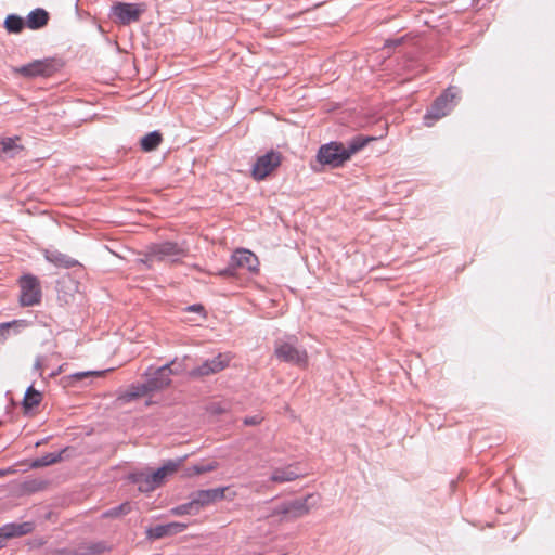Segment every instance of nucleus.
I'll use <instances>...</instances> for the list:
<instances>
[{
    "instance_id": "22",
    "label": "nucleus",
    "mask_w": 555,
    "mask_h": 555,
    "mask_svg": "<svg viewBox=\"0 0 555 555\" xmlns=\"http://www.w3.org/2000/svg\"><path fill=\"white\" fill-rule=\"evenodd\" d=\"M18 138H4L0 140V157L13 158L22 150L16 141Z\"/></svg>"
},
{
    "instance_id": "6",
    "label": "nucleus",
    "mask_w": 555,
    "mask_h": 555,
    "mask_svg": "<svg viewBox=\"0 0 555 555\" xmlns=\"http://www.w3.org/2000/svg\"><path fill=\"white\" fill-rule=\"evenodd\" d=\"M144 12L143 3L116 2L111 8L112 16L121 25L138 22Z\"/></svg>"
},
{
    "instance_id": "25",
    "label": "nucleus",
    "mask_w": 555,
    "mask_h": 555,
    "mask_svg": "<svg viewBox=\"0 0 555 555\" xmlns=\"http://www.w3.org/2000/svg\"><path fill=\"white\" fill-rule=\"evenodd\" d=\"M107 551L105 542H90L81 544L78 548L77 555H99Z\"/></svg>"
},
{
    "instance_id": "4",
    "label": "nucleus",
    "mask_w": 555,
    "mask_h": 555,
    "mask_svg": "<svg viewBox=\"0 0 555 555\" xmlns=\"http://www.w3.org/2000/svg\"><path fill=\"white\" fill-rule=\"evenodd\" d=\"M237 269H246L251 273L259 270L257 256L248 249H237L231 256L228 267L220 271L221 276H235Z\"/></svg>"
},
{
    "instance_id": "13",
    "label": "nucleus",
    "mask_w": 555,
    "mask_h": 555,
    "mask_svg": "<svg viewBox=\"0 0 555 555\" xmlns=\"http://www.w3.org/2000/svg\"><path fill=\"white\" fill-rule=\"evenodd\" d=\"M173 371L171 369V363L164 364L163 366L156 369L153 373H150V370L145 373L147 377V383L150 384L153 391H157L167 387L171 379Z\"/></svg>"
},
{
    "instance_id": "28",
    "label": "nucleus",
    "mask_w": 555,
    "mask_h": 555,
    "mask_svg": "<svg viewBox=\"0 0 555 555\" xmlns=\"http://www.w3.org/2000/svg\"><path fill=\"white\" fill-rule=\"evenodd\" d=\"M26 324L25 320L0 323V340H5L9 337L10 330H14L15 333H18L20 328L25 327Z\"/></svg>"
},
{
    "instance_id": "17",
    "label": "nucleus",
    "mask_w": 555,
    "mask_h": 555,
    "mask_svg": "<svg viewBox=\"0 0 555 555\" xmlns=\"http://www.w3.org/2000/svg\"><path fill=\"white\" fill-rule=\"evenodd\" d=\"M43 256L47 261L53 263L56 267L70 269L76 266H79L78 260L69 257L66 254H63L54 248H48L43 250Z\"/></svg>"
},
{
    "instance_id": "18",
    "label": "nucleus",
    "mask_w": 555,
    "mask_h": 555,
    "mask_svg": "<svg viewBox=\"0 0 555 555\" xmlns=\"http://www.w3.org/2000/svg\"><path fill=\"white\" fill-rule=\"evenodd\" d=\"M185 456L179 457L177 460H169L163 466L157 468L155 472H151L152 481H155L158 487H160L165 479L176 473L179 466L183 463Z\"/></svg>"
},
{
    "instance_id": "10",
    "label": "nucleus",
    "mask_w": 555,
    "mask_h": 555,
    "mask_svg": "<svg viewBox=\"0 0 555 555\" xmlns=\"http://www.w3.org/2000/svg\"><path fill=\"white\" fill-rule=\"evenodd\" d=\"M229 363L230 357L225 353H219L212 359H207L202 364L192 369L189 375L193 378H199L217 374L228 367Z\"/></svg>"
},
{
    "instance_id": "37",
    "label": "nucleus",
    "mask_w": 555,
    "mask_h": 555,
    "mask_svg": "<svg viewBox=\"0 0 555 555\" xmlns=\"http://www.w3.org/2000/svg\"><path fill=\"white\" fill-rule=\"evenodd\" d=\"M14 473V469L9 467V468H4V469H0V477H3V476H7L9 474H12Z\"/></svg>"
},
{
    "instance_id": "16",
    "label": "nucleus",
    "mask_w": 555,
    "mask_h": 555,
    "mask_svg": "<svg viewBox=\"0 0 555 555\" xmlns=\"http://www.w3.org/2000/svg\"><path fill=\"white\" fill-rule=\"evenodd\" d=\"M305 474L295 464H289L284 467H276L272 470L270 480L275 483H284L302 477Z\"/></svg>"
},
{
    "instance_id": "12",
    "label": "nucleus",
    "mask_w": 555,
    "mask_h": 555,
    "mask_svg": "<svg viewBox=\"0 0 555 555\" xmlns=\"http://www.w3.org/2000/svg\"><path fill=\"white\" fill-rule=\"evenodd\" d=\"M317 504V500L313 494H308L302 499H296L291 502L282 504L276 513L283 515H289L293 518H298L309 513L312 505Z\"/></svg>"
},
{
    "instance_id": "19",
    "label": "nucleus",
    "mask_w": 555,
    "mask_h": 555,
    "mask_svg": "<svg viewBox=\"0 0 555 555\" xmlns=\"http://www.w3.org/2000/svg\"><path fill=\"white\" fill-rule=\"evenodd\" d=\"M129 480L138 486V490L143 493H149L158 488L155 481H152V475L149 470L135 472L129 475Z\"/></svg>"
},
{
    "instance_id": "8",
    "label": "nucleus",
    "mask_w": 555,
    "mask_h": 555,
    "mask_svg": "<svg viewBox=\"0 0 555 555\" xmlns=\"http://www.w3.org/2000/svg\"><path fill=\"white\" fill-rule=\"evenodd\" d=\"M282 156L276 151H269L257 158L253 166L251 176L255 180L266 179L274 169L281 165Z\"/></svg>"
},
{
    "instance_id": "34",
    "label": "nucleus",
    "mask_w": 555,
    "mask_h": 555,
    "mask_svg": "<svg viewBox=\"0 0 555 555\" xmlns=\"http://www.w3.org/2000/svg\"><path fill=\"white\" fill-rule=\"evenodd\" d=\"M185 310L189 312H199V313H204V311H205L204 307L201 304H194V305L188 306L185 308Z\"/></svg>"
},
{
    "instance_id": "21",
    "label": "nucleus",
    "mask_w": 555,
    "mask_h": 555,
    "mask_svg": "<svg viewBox=\"0 0 555 555\" xmlns=\"http://www.w3.org/2000/svg\"><path fill=\"white\" fill-rule=\"evenodd\" d=\"M149 392H153L150 384L147 380L142 384H132L121 396L120 399H122L126 402H130L134 399H138L140 397H143L147 395Z\"/></svg>"
},
{
    "instance_id": "35",
    "label": "nucleus",
    "mask_w": 555,
    "mask_h": 555,
    "mask_svg": "<svg viewBox=\"0 0 555 555\" xmlns=\"http://www.w3.org/2000/svg\"><path fill=\"white\" fill-rule=\"evenodd\" d=\"M93 374H98V372H92V371H87V372H78V373H75L73 374L72 376L77 379V380H81L82 378L89 376V375H93Z\"/></svg>"
},
{
    "instance_id": "7",
    "label": "nucleus",
    "mask_w": 555,
    "mask_h": 555,
    "mask_svg": "<svg viewBox=\"0 0 555 555\" xmlns=\"http://www.w3.org/2000/svg\"><path fill=\"white\" fill-rule=\"evenodd\" d=\"M20 302L22 306L30 307L40 302L41 287L37 276L33 274H24L20 279Z\"/></svg>"
},
{
    "instance_id": "2",
    "label": "nucleus",
    "mask_w": 555,
    "mask_h": 555,
    "mask_svg": "<svg viewBox=\"0 0 555 555\" xmlns=\"http://www.w3.org/2000/svg\"><path fill=\"white\" fill-rule=\"evenodd\" d=\"M188 255V247L177 242L164 241L151 244L145 253V258L140 261L147 267L154 261H169L171 263L179 262Z\"/></svg>"
},
{
    "instance_id": "20",
    "label": "nucleus",
    "mask_w": 555,
    "mask_h": 555,
    "mask_svg": "<svg viewBox=\"0 0 555 555\" xmlns=\"http://www.w3.org/2000/svg\"><path fill=\"white\" fill-rule=\"evenodd\" d=\"M49 22V13L41 8H37L28 13L25 25L30 29H40Z\"/></svg>"
},
{
    "instance_id": "30",
    "label": "nucleus",
    "mask_w": 555,
    "mask_h": 555,
    "mask_svg": "<svg viewBox=\"0 0 555 555\" xmlns=\"http://www.w3.org/2000/svg\"><path fill=\"white\" fill-rule=\"evenodd\" d=\"M218 467L217 462H209L206 464H195L186 469L188 476L202 475L215 470Z\"/></svg>"
},
{
    "instance_id": "31",
    "label": "nucleus",
    "mask_w": 555,
    "mask_h": 555,
    "mask_svg": "<svg viewBox=\"0 0 555 555\" xmlns=\"http://www.w3.org/2000/svg\"><path fill=\"white\" fill-rule=\"evenodd\" d=\"M130 511H131L130 504L126 502L118 506H115V507H112V508L105 511L102 516L104 518H115V517H119L121 515H127L128 513H130Z\"/></svg>"
},
{
    "instance_id": "29",
    "label": "nucleus",
    "mask_w": 555,
    "mask_h": 555,
    "mask_svg": "<svg viewBox=\"0 0 555 555\" xmlns=\"http://www.w3.org/2000/svg\"><path fill=\"white\" fill-rule=\"evenodd\" d=\"M65 452V449L60 452L47 453L43 456L34 461V467H44L52 464H55L62 460V454Z\"/></svg>"
},
{
    "instance_id": "14",
    "label": "nucleus",
    "mask_w": 555,
    "mask_h": 555,
    "mask_svg": "<svg viewBox=\"0 0 555 555\" xmlns=\"http://www.w3.org/2000/svg\"><path fill=\"white\" fill-rule=\"evenodd\" d=\"M34 529V524L29 521L15 524L9 522L0 527V548L4 547L7 541L11 538L22 537Z\"/></svg>"
},
{
    "instance_id": "38",
    "label": "nucleus",
    "mask_w": 555,
    "mask_h": 555,
    "mask_svg": "<svg viewBox=\"0 0 555 555\" xmlns=\"http://www.w3.org/2000/svg\"><path fill=\"white\" fill-rule=\"evenodd\" d=\"M63 370V365L59 366L57 370H54L53 372L50 373V377H54L56 375H59Z\"/></svg>"
},
{
    "instance_id": "23",
    "label": "nucleus",
    "mask_w": 555,
    "mask_h": 555,
    "mask_svg": "<svg viewBox=\"0 0 555 555\" xmlns=\"http://www.w3.org/2000/svg\"><path fill=\"white\" fill-rule=\"evenodd\" d=\"M162 141H163L162 133L157 130H154V131L145 134L140 140V145L144 152H152L158 147V145L162 143Z\"/></svg>"
},
{
    "instance_id": "26",
    "label": "nucleus",
    "mask_w": 555,
    "mask_h": 555,
    "mask_svg": "<svg viewBox=\"0 0 555 555\" xmlns=\"http://www.w3.org/2000/svg\"><path fill=\"white\" fill-rule=\"evenodd\" d=\"M371 140H373V138L363 135H358L351 139L347 145H345L348 157L350 158L353 154L362 150Z\"/></svg>"
},
{
    "instance_id": "27",
    "label": "nucleus",
    "mask_w": 555,
    "mask_h": 555,
    "mask_svg": "<svg viewBox=\"0 0 555 555\" xmlns=\"http://www.w3.org/2000/svg\"><path fill=\"white\" fill-rule=\"evenodd\" d=\"M41 401V393L37 391L33 386H29L25 392L23 399V406L26 411L34 409Z\"/></svg>"
},
{
    "instance_id": "9",
    "label": "nucleus",
    "mask_w": 555,
    "mask_h": 555,
    "mask_svg": "<svg viewBox=\"0 0 555 555\" xmlns=\"http://www.w3.org/2000/svg\"><path fill=\"white\" fill-rule=\"evenodd\" d=\"M56 66L53 60H36L28 64L14 68V72L26 77H49L54 74Z\"/></svg>"
},
{
    "instance_id": "32",
    "label": "nucleus",
    "mask_w": 555,
    "mask_h": 555,
    "mask_svg": "<svg viewBox=\"0 0 555 555\" xmlns=\"http://www.w3.org/2000/svg\"><path fill=\"white\" fill-rule=\"evenodd\" d=\"M192 500L190 499L186 503H183L181 505H178L171 509V513L176 516L181 515H196L197 512L194 507Z\"/></svg>"
},
{
    "instance_id": "5",
    "label": "nucleus",
    "mask_w": 555,
    "mask_h": 555,
    "mask_svg": "<svg viewBox=\"0 0 555 555\" xmlns=\"http://www.w3.org/2000/svg\"><path fill=\"white\" fill-rule=\"evenodd\" d=\"M318 160L323 165H330L333 168L341 166L349 159L345 144L339 142H330L322 145L317 155Z\"/></svg>"
},
{
    "instance_id": "15",
    "label": "nucleus",
    "mask_w": 555,
    "mask_h": 555,
    "mask_svg": "<svg viewBox=\"0 0 555 555\" xmlns=\"http://www.w3.org/2000/svg\"><path fill=\"white\" fill-rule=\"evenodd\" d=\"M185 528L186 525L176 521L164 525H156L146 530V537L152 540H157L165 537L173 535L176 533H180Z\"/></svg>"
},
{
    "instance_id": "24",
    "label": "nucleus",
    "mask_w": 555,
    "mask_h": 555,
    "mask_svg": "<svg viewBox=\"0 0 555 555\" xmlns=\"http://www.w3.org/2000/svg\"><path fill=\"white\" fill-rule=\"evenodd\" d=\"M4 28L9 34H20L25 25V20L17 14H9L3 23Z\"/></svg>"
},
{
    "instance_id": "36",
    "label": "nucleus",
    "mask_w": 555,
    "mask_h": 555,
    "mask_svg": "<svg viewBox=\"0 0 555 555\" xmlns=\"http://www.w3.org/2000/svg\"><path fill=\"white\" fill-rule=\"evenodd\" d=\"M42 365H43V359L42 357H37L36 360H35V363H34V370L36 372L39 373V375H41V370H42Z\"/></svg>"
},
{
    "instance_id": "11",
    "label": "nucleus",
    "mask_w": 555,
    "mask_h": 555,
    "mask_svg": "<svg viewBox=\"0 0 555 555\" xmlns=\"http://www.w3.org/2000/svg\"><path fill=\"white\" fill-rule=\"evenodd\" d=\"M227 487H218L214 489L197 490L190 494L189 499L195 505L197 514L205 507L224 499Z\"/></svg>"
},
{
    "instance_id": "1",
    "label": "nucleus",
    "mask_w": 555,
    "mask_h": 555,
    "mask_svg": "<svg viewBox=\"0 0 555 555\" xmlns=\"http://www.w3.org/2000/svg\"><path fill=\"white\" fill-rule=\"evenodd\" d=\"M274 356L282 362L299 367L308 365L307 350L299 345L296 335H286L274 341Z\"/></svg>"
},
{
    "instance_id": "33",
    "label": "nucleus",
    "mask_w": 555,
    "mask_h": 555,
    "mask_svg": "<svg viewBox=\"0 0 555 555\" xmlns=\"http://www.w3.org/2000/svg\"><path fill=\"white\" fill-rule=\"evenodd\" d=\"M262 418L259 415L248 416L244 418V424L246 426H255L258 425Z\"/></svg>"
},
{
    "instance_id": "3",
    "label": "nucleus",
    "mask_w": 555,
    "mask_h": 555,
    "mask_svg": "<svg viewBox=\"0 0 555 555\" xmlns=\"http://www.w3.org/2000/svg\"><path fill=\"white\" fill-rule=\"evenodd\" d=\"M460 91L456 87H449L431 104L424 116V125L431 127L437 120L447 116L456 105Z\"/></svg>"
}]
</instances>
